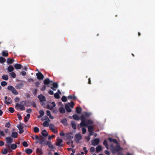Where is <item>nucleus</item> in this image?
I'll return each mask as SVG.
<instances>
[{
    "mask_svg": "<svg viewBox=\"0 0 155 155\" xmlns=\"http://www.w3.org/2000/svg\"><path fill=\"white\" fill-rule=\"evenodd\" d=\"M5 140L6 141V143L11 144L13 141L12 138L10 137H8L5 138Z\"/></svg>",
    "mask_w": 155,
    "mask_h": 155,
    "instance_id": "nucleus-7",
    "label": "nucleus"
},
{
    "mask_svg": "<svg viewBox=\"0 0 155 155\" xmlns=\"http://www.w3.org/2000/svg\"><path fill=\"white\" fill-rule=\"evenodd\" d=\"M66 137L69 139H71L73 138V136H71V133H68L67 134Z\"/></svg>",
    "mask_w": 155,
    "mask_h": 155,
    "instance_id": "nucleus-36",
    "label": "nucleus"
},
{
    "mask_svg": "<svg viewBox=\"0 0 155 155\" xmlns=\"http://www.w3.org/2000/svg\"><path fill=\"white\" fill-rule=\"evenodd\" d=\"M39 114L40 115V117H42L44 115V112L43 110H40L39 111Z\"/></svg>",
    "mask_w": 155,
    "mask_h": 155,
    "instance_id": "nucleus-50",
    "label": "nucleus"
},
{
    "mask_svg": "<svg viewBox=\"0 0 155 155\" xmlns=\"http://www.w3.org/2000/svg\"><path fill=\"white\" fill-rule=\"evenodd\" d=\"M65 108L66 109L67 111L68 112H70L71 111V109L70 108L69 105L68 104H66L65 105Z\"/></svg>",
    "mask_w": 155,
    "mask_h": 155,
    "instance_id": "nucleus-16",
    "label": "nucleus"
},
{
    "mask_svg": "<svg viewBox=\"0 0 155 155\" xmlns=\"http://www.w3.org/2000/svg\"><path fill=\"white\" fill-rule=\"evenodd\" d=\"M14 61V60L12 59L8 58L7 60V63L9 64H11Z\"/></svg>",
    "mask_w": 155,
    "mask_h": 155,
    "instance_id": "nucleus-30",
    "label": "nucleus"
},
{
    "mask_svg": "<svg viewBox=\"0 0 155 155\" xmlns=\"http://www.w3.org/2000/svg\"><path fill=\"white\" fill-rule=\"evenodd\" d=\"M36 153H39L40 155L43 154L42 150L41 148H37L36 150Z\"/></svg>",
    "mask_w": 155,
    "mask_h": 155,
    "instance_id": "nucleus-25",
    "label": "nucleus"
},
{
    "mask_svg": "<svg viewBox=\"0 0 155 155\" xmlns=\"http://www.w3.org/2000/svg\"><path fill=\"white\" fill-rule=\"evenodd\" d=\"M47 108L50 110H52L53 109V106H50L48 104L47 105Z\"/></svg>",
    "mask_w": 155,
    "mask_h": 155,
    "instance_id": "nucleus-53",
    "label": "nucleus"
},
{
    "mask_svg": "<svg viewBox=\"0 0 155 155\" xmlns=\"http://www.w3.org/2000/svg\"><path fill=\"white\" fill-rule=\"evenodd\" d=\"M22 145L25 147H27L28 146L27 143L26 141H24L22 143Z\"/></svg>",
    "mask_w": 155,
    "mask_h": 155,
    "instance_id": "nucleus-51",
    "label": "nucleus"
},
{
    "mask_svg": "<svg viewBox=\"0 0 155 155\" xmlns=\"http://www.w3.org/2000/svg\"><path fill=\"white\" fill-rule=\"evenodd\" d=\"M68 105H69L71 107H73L74 105V102L71 101V103H68Z\"/></svg>",
    "mask_w": 155,
    "mask_h": 155,
    "instance_id": "nucleus-54",
    "label": "nucleus"
},
{
    "mask_svg": "<svg viewBox=\"0 0 155 155\" xmlns=\"http://www.w3.org/2000/svg\"><path fill=\"white\" fill-rule=\"evenodd\" d=\"M20 104L23 106L24 107L25 105L26 104V101H22L20 102Z\"/></svg>",
    "mask_w": 155,
    "mask_h": 155,
    "instance_id": "nucleus-59",
    "label": "nucleus"
},
{
    "mask_svg": "<svg viewBox=\"0 0 155 155\" xmlns=\"http://www.w3.org/2000/svg\"><path fill=\"white\" fill-rule=\"evenodd\" d=\"M17 127L18 129L19 130H22L24 128L22 126L19 124L17 125Z\"/></svg>",
    "mask_w": 155,
    "mask_h": 155,
    "instance_id": "nucleus-49",
    "label": "nucleus"
},
{
    "mask_svg": "<svg viewBox=\"0 0 155 155\" xmlns=\"http://www.w3.org/2000/svg\"><path fill=\"white\" fill-rule=\"evenodd\" d=\"M10 75L11 77L13 78H15L16 76V74L14 72H12L10 74Z\"/></svg>",
    "mask_w": 155,
    "mask_h": 155,
    "instance_id": "nucleus-47",
    "label": "nucleus"
},
{
    "mask_svg": "<svg viewBox=\"0 0 155 155\" xmlns=\"http://www.w3.org/2000/svg\"><path fill=\"white\" fill-rule=\"evenodd\" d=\"M71 124L72 127L73 129L74 130H75L76 129V126L75 123L74 121H72L71 122Z\"/></svg>",
    "mask_w": 155,
    "mask_h": 155,
    "instance_id": "nucleus-19",
    "label": "nucleus"
},
{
    "mask_svg": "<svg viewBox=\"0 0 155 155\" xmlns=\"http://www.w3.org/2000/svg\"><path fill=\"white\" fill-rule=\"evenodd\" d=\"M23 86V84L22 82L18 84H16L15 87L17 89H21Z\"/></svg>",
    "mask_w": 155,
    "mask_h": 155,
    "instance_id": "nucleus-14",
    "label": "nucleus"
},
{
    "mask_svg": "<svg viewBox=\"0 0 155 155\" xmlns=\"http://www.w3.org/2000/svg\"><path fill=\"white\" fill-rule=\"evenodd\" d=\"M8 152L6 148H5L2 150V153L3 154H6Z\"/></svg>",
    "mask_w": 155,
    "mask_h": 155,
    "instance_id": "nucleus-38",
    "label": "nucleus"
},
{
    "mask_svg": "<svg viewBox=\"0 0 155 155\" xmlns=\"http://www.w3.org/2000/svg\"><path fill=\"white\" fill-rule=\"evenodd\" d=\"M88 131L90 132L93 131L94 127L92 125H90L88 126Z\"/></svg>",
    "mask_w": 155,
    "mask_h": 155,
    "instance_id": "nucleus-32",
    "label": "nucleus"
},
{
    "mask_svg": "<svg viewBox=\"0 0 155 155\" xmlns=\"http://www.w3.org/2000/svg\"><path fill=\"white\" fill-rule=\"evenodd\" d=\"M81 110L82 109L81 107H77L76 108V112L78 114H80Z\"/></svg>",
    "mask_w": 155,
    "mask_h": 155,
    "instance_id": "nucleus-37",
    "label": "nucleus"
},
{
    "mask_svg": "<svg viewBox=\"0 0 155 155\" xmlns=\"http://www.w3.org/2000/svg\"><path fill=\"white\" fill-rule=\"evenodd\" d=\"M18 135V133L16 132H15L12 133L11 136L14 138H16L17 137Z\"/></svg>",
    "mask_w": 155,
    "mask_h": 155,
    "instance_id": "nucleus-22",
    "label": "nucleus"
},
{
    "mask_svg": "<svg viewBox=\"0 0 155 155\" xmlns=\"http://www.w3.org/2000/svg\"><path fill=\"white\" fill-rule=\"evenodd\" d=\"M102 150V147L101 146L99 145L96 148V151L98 153Z\"/></svg>",
    "mask_w": 155,
    "mask_h": 155,
    "instance_id": "nucleus-27",
    "label": "nucleus"
},
{
    "mask_svg": "<svg viewBox=\"0 0 155 155\" xmlns=\"http://www.w3.org/2000/svg\"><path fill=\"white\" fill-rule=\"evenodd\" d=\"M10 125H11V124H10V123L9 122H7L6 123L5 126V127L9 128L10 127Z\"/></svg>",
    "mask_w": 155,
    "mask_h": 155,
    "instance_id": "nucleus-52",
    "label": "nucleus"
},
{
    "mask_svg": "<svg viewBox=\"0 0 155 155\" xmlns=\"http://www.w3.org/2000/svg\"><path fill=\"white\" fill-rule=\"evenodd\" d=\"M17 116L19 120H21L22 119V117L21 115L19 114H17Z\"/></svg>",
    "mask_w": 155,
    "mask_h": 155,
    "instance_id": "nucleus-63",
    "label": "nucleus"
},
{
    "mask_svg": "<svg viewBox=\"0 0 155 155\" xmlns=\"http://www.w3.org/2000/svg\"><path fill=\"white\" fill-rule=\"evenodd\" d=\"M104 153L106 154L107 155H110V152L108 151L107 150H105Z\"/></svg>",
    "mask_w": 155,
    "mask_h": 155,
    "instance_id": "nucleus-64",
    "label": "nucleus"
},
{
    "mask_svg": "<svg viewBox=\"0 0 155 155\" xmlns=\"http://www.w3.org/2000/svg\"><path fill=\"white\" fill-rule=\"evenodd\" d=\"M8 97L7 96H5V101L4 102L6 104H7V105H8V104H11L12 103V101H7L6 100L8 99Z\"/></svg>",
    "mask_w": 155,
    "mask_h": 155,
    "instance_id": "nucleus-26",
    "label": "nucleus"
},
{
    "mask_svg": "<svg viewBox=\"0 0 155 155\" xmlns=\"http://www.w3.org/2000/svg\"><path fill=\"white\" fill-rule=\"evenodd\" d=\"M11 148L12 149L15 150L17 147V146L16 144H12L11 145Z\"/></svg>",
    "mask_w": 155,
    "mask_h": 155,
    "instance_id": "nucleus-35",
    "label": "nucleus"
},
{
    "mask_svg": "<svg viewBox=\"0 0 155 155\" xmlns=\"http://www.w3.org/2000/svg\"><path fill=\"white\" fill-rule=\"evenodd\" d=\"M49 128L51 130H54V125L53 124H50L49 127Z\"/></svg>",
    "mask_w": 155,
    "mask_h": 155,
    "instance_id": "nucleus-44",
    "label": "nucleus"
},
{
    "mask_svg": "<svg viewBox=\"0 0 155 155\" xmlns=\"http://www.w3.org/2000/svg\"><path fill=\"white\" fill-rule=\"evenodd\" d=\"M111 151L112 153L114 154H115L116 153L123 150L122 148L119 145H117L115 147H113L111 148Z\"/></svg>",
    "mask_w": 155,
    "mask_h": 155,
    "instance_id": "nucleus-1",
    "label": "nucleus"
},
{
    "mask_svg": "<svg viewBox=\"0 0 155 155\" xmlns=\"http://www.w3.org/2000/svg\"><path fill=\"white\" fill-rule=\"evenodd\" d=\"M38 98L39 99L40 102L42 103V104H41V105L43 106L44 103H43V102L46 101L45 97L42 94H40L38 95Z\"/></svg>",
    "mask_w": 155,
    "mask_h": 155,
    "instance_id": "nucleus-5",
    "label": "nucleus"
},
{
    "mask_svg": "<svg viewBox=\"0 0 155 155\" xmlns=\"http://www.w3.org/2000/svg\"><path fill=\"white\" fill-rule=\"evenodd\" d=\"M30 115L29 114H27L26 116H25L24 118V121L25 122H27L28 121V120L30 117Z\"/></svg>",
    "mask_w": 155,
    "mask_h": 155,
    "instance_id": "nucleus-24",
    "label": "nucleus"
},
{
    "mask_svg": "<svg viewBox=\"0 0 155 155\" xmlns=\"http://www.w3.org/2000/svg\"><path fill=\"white\" fill-rule=\"evenodd\" d=\"M39 140V143L40 144H43L44 143H43V142H45L43 138H42L41 140L40 139V140Z\"/></svg>",
    "mask_w": 155,
    "mask_h": 155,
    "instance_id": "nucleus-56",
    "label": "nucleus"
},
{
    "mask_svg": "<svg viewBox=\"0 0 155 155\" xmlns=\"http://www.w3.org/2000/svg\"><path fill=\"white\" fill-rule=\"evenodd\" d=\"M81 122L80 124V127H87L86 124L85 117L83 115H82L81 117Z\"/></svg>",
    "mask_w": 155,
    "mask_h": 155,
    "instance_id": "nucleus-2",
    "label": "nucleus"
},
{
    "mask_svg": "<svg viewBox=\"0 0 155 155\" xmlns=\"http://www.w3.org/2000/svg\"><path fill=\"white\" fill-rule=\"evenodd\" d=\"M108 140L109 142H113L114 143L116 144H118V142L116 139H113L111 137H109L108 138Z\"/></svg>",
    "mask_w": 155,
    "mask_h": 155,
    "instance_id": "nucleus-10",
    "label": "nucleus"
},
{
    "mask_svg": "<svg viewBox=\"0 0 155 155\" xmlns=\"http://www.w3.org/2000/svg\"><path fill=\"white\" fill-rule=\"evenodd\" d=\"M68 98L69 99H72L75 100L76 99V97L75 96H72L71 95H70L68 96Z\"/></svg>",
    "mask_w": 155,
    "mask_h": 155,
    "instance_id": "nucleus-41",
    "label": "nucleus"
},
{
    "mask_svg": "<svg viewBox=\"0 0 155 155\" xmlns=\"http://www.w3.org/2000/svg\"><path fill=\"white\" fill-rule=\"evenodd\" d=\"M61 100L63 102H66L67 101V97L64 96H63L61 97Z\"/></svg>",
    "mask_w": 155,
    "mask_h": 155,
    "instance_id": "nucleus-42",
    "label": "nucleus"
},
{
    "mask_svg": "<svg viewBox=\"0 0 155 155\" xmlns=\"http://www.w3.org/2000/svg\"><path fill=\"white\" fill-rule=\"evenodd\" d=\"M61 122L64 125H66L67 124V120L66 119H62Z\"/></svg>",
    "mask_w": 155,
    "mask_h": 155,
    "instance_id": "nucleus-29",
    "label": "nucleus"
},
{
    "mask_svg": "<svg viewBox=\"0 0 155 155\" xmlns=\"http://www.w3.org/2000/svg\"><path fill=\"white\" fill-rule=\"evenodd\" d=\"M47 145L48 147L51 149H56L54 147V146L52 145L51 142L49 141L47 143Z\"/></svg>",
    "mask_w": 155,
    "mask_h": 155,
    "instance_id": "nucleus-15",
    "label": "nucleus"
},
{
    "mask_svg": "<svg viewBox=\"0 0 155 155\" xmlns=\"http://www.w3.org/2000/svg\"><path fill=\"white\" fill-rule=\"evenodd\" d=\"M13 69L14 68L13 66L11 65H9L8 68V71L10 72L12 71Z\"/></svg>",
    "mask_w": 155,
    "mask_h": 155,
    "instance_id": "nucleus-31",
    "label": "nucleus"
},
{
    "mask_svg": "<svg viewBox=\"0 0 155 155\" xmlns=\"http://www.w3.org/2000/svg\"><path fill=\"white\" fill-rule=\"evenodd\" d=\"M15 101V102H18L20 101V98L18 97H16Z\"/></svg>",
    "mask_w": 155,
    "mask_h": 155,
    "instance_id": "nucleus-62",
    "label": "nucleus"
},
{
    "mask_svg": "<svg viewBox=\"0 0 155 155\" xmlns=\"http://www.w3.org/2000/svg\"><path fill=\"white\" fill-rule=\"evenodd\" d=\"M37 89L36 88H35L33 92V94L34 95H35L37 93Z\"/></svg>",
    "mask_w": 155,
    "mask_h": 155,
    "instance_id": "nucleus-58",
    "label": "nucleus"
},
{
    "mask_svg": "<svg viewBox=\"0 0 155 155\" xmlns=\"http://www.w3.org/2000/svg\"><path fill=\"white\" fill-rule=\"evenodd\" d=\"M14 67L16 69H19L21 68V65L19 64H16L14 65Z\"/></svg>",
    "mask_w": 155,
    "mask_h": 155,
    "instance_id": "nucleus-21",
    "label": "nucleus"
},
{
    "mask_svg": "<svg viewBox=\"0 0 155 155\" xmlns=\"http://www.w3.org/2000/svg\"><path fill=\"white\" fill-rule=\"evenodd\" d=\"M33 151L32 149L28 148L25 150V152L28 154H30L32 153Z\"/></svg>",
    "mask_w": 155,
    "mask_h": 155,
    "instance_id": "nucleus-17",
    "label": "nucleus"
},
{
    "mask_svg": "<svg viewBox=\"0 0 155 155\" xmlns=\"http://www.w3.org/2000/svg\"><path fill=\"white\" fill-rule=\"evenodd\" d=\"M103 144L104 146L107 149H108V145L107 143V141L106 140H104Z\"/></svg>",
    "mask_w": 155,
    "mask_h": 155,
    "instance_id": "nucleus-39",
    "label": "nucleus"
},
{
    "mask_svg": "<svg viewBox=\"0 0 155 155\" xmlns=\"http://www.w3.org/2000/svg\"><path fill=\"white\" fill-rule=\"evenodd\" d=\"M42 135L44 137H47L48 136V134L46 132L45 130H43L41 132Z\"/></svg>",
    "mask_w": 155,
    "mask_h": 155,
    "instance_id": "nucleus-20",
    "label": "nucleus"
},
{
    "mask_svg": "<svg viewBox=\"0 0 155 155\" xmlns=\"http://www.w3.org/2000/svg\"><path fill=\"white\" fill-rule=\"evenodd\" d=\"M90 150L91 152H93L95 151V148L93 147H91L90 148Z\"/></svg>",
    "mask_w": 155,
    "mask_h": 155,
    "instance_id": "nucleus-61",
    "label": "nucleus"
},
{
    "mask_svg": "<svg viewBox=\"0 0 155 155\" xmlns=\"http://www.w3.org/2000/svg\"><path fill=\"white\" fill-rule=\"evenodd\" d=\"M83 150H84V151L85 153H84L86 154H87V152H88V151L87 150V148L86 147H83Z\"/></svg>",
    "mask_w": 155,
    "mask_h": 155,
    "instance_id": "nucleus-60",
    "label": "nucleus"
},
{
    "mask_svg": "<svg viewBox=\"0 0 155 155\" xmlns=\"http://www.w3.org/2000/svg\"><path fill=\"white\" fill-rule=\"evenodd\" d=\"M53 87L55 88H57L58 87V84L57 83H54L53 84Z\"/></svg>",
    "mask_w": 155,
    "mask_h": 155,
    "instance_id": "nucleus-55",
    "label": "nucleus"
},
{
    "mask_svg": "<svg viewBox=\"0 0 155 155\" xmlns=\"http://www.w3.org/2000/svg\"><path fill=\"white\" fill-rule=\"evenodd\" d=\"M59 111L61 114H64L65 112V108L63 107H60L59 108Z\"/></svg>",
    "mask_w": 155,
    "mask_h": 155,
    "instance_id": "nucleus-12",
    "label": "nucleus"
},
{
    "mask_svg": "<svg viewBox=\"0 0 155 155\" xmlns=\"http://www.w3.org/2000/svg\"><path fill=\"white\" fill-rule=\"evenodd\" d=\"M3 79L5 80H7L8 79V76L7 75H4L2 76Z\"/></svg>",
    "mask_w": 155,
    "mask_h": 155,
    "instance_id": "nucleus-40",
    "label": "nucleus"
},
{
    "mask_svg": "<svg viewBox=\"0 0 155 155\" xmlns=\"http://www.w3.org/2000/svg\"><path fill=\"white\" fill-rule=\"evenodd\" d=\"M82 134H84L86 132V129L85 128L82 127Z\"/></svg>",
    "mask_w": 155,
    "mask_h": 155,
    "instance_id": "nucleus-57",
    "label": "nucleus"
},
{
    "mask_svg": "<svg viewBox=\"0 0 155 155\" xmlns=\"http://www.w3.org/2000/svg\"><path fill=\"white\" fill-rule=\"evenodd\" d=\"M39 129L37 127H35L34 128V131L35 133H37L39 132Z\"/></svg>",
    "mask_w": 155,
    "mask_h": 155,
    "instance_id": "nucleus-43",
    "label": "nucleus"
},
{
    "mask_svg": "<svg viewBox=\"0 0 155 155\" xmlns=\"http://www.w3.org/2000/svg\"><path fill=\"white\" fill-rule=\"evenodd\" d=\"M1 85L3 87H4L7 84V83L5 81H3L1 82Z\"/></svg>",
    "mask_w": 155,
    "mask_h": 155,
    "instance_id": "nucleus-46",
    "label": "nucleus"
},
{
    "mask_svg": "<svg viewBox=\"0 0 155 155\" xmlns=\"http://www.w3.org/2000/svg\"><path fill=\"white\" fill-rule=\"evenodd\" d=\"M49 123L47 121H44L43 124V126L44 127H48L49 126Z\"/></svg>",
    "mask_w": 155,
    "mask_h": 155,
    "instance_id": "nucleus-34",
    "label": "nucleus"
},
{
    "mask_svg": "<svg viewBox=\"0 0 155 155\" xmlns=\"http://www.w3.org/2000/svg\"><path fill=\"white\" fill-rule=\"evenodd\" d=\"M2 55L4 57H7L8 56V52L7 51H3L2 52Z\"/></svg>",
    "mask_w": 155,
    "mask_h": 155,
    "instance_id": "nucleus-23",
    "label": "nucleus"
},
{
    "mask_svg": "<svg viewBox=\"0 0 155 155\" xmlns=\"http://www.w3.org/2000/svg\"><path fill=\"white\" fill-rule=\"evenodd\" d=\"M7 89L11 91L15 95H17L18 94V92L16 90L15 88L12 86L9 85L7 88Z\"/></svg>",
    "mask_w": 155,
    "mask_h": 155,
    "instance_id": "nucleus-3",
    "label": "nucleus"
},
{
    "mask_svg": "<svg viewBox=\"0 0 155 155\" xmlns=\"http://www.w3.org/2000/svg\"><path fill=\"white\" fill-rule=\"evenodd\" d=\"M16 107L19 108L20 110H25V108L23 106L20 104H19L17 103L15 106Z\"/></svg>",
    "mask_w": 155,
    "mask_h": 155,
    "instance_id": "nucleus-8",
    "label": "nucleus"
},
{
    "mask_svg": "<svg viewBox=\"0 0 155 155\" xmlns=\"http://www.w3.org/2000/svg\"><path fill=\"white\" fill-rule=\"evenodd\" d=\"M85 121L86 125L87 126V127L88 126V125L92 124L93 123V121L91 120H86Z\"/></svg>",
    "mask_w": 155,
    "mask_h": 155,
    "instance_id": "nucleus-18",
    "label": "nucleus"
},
{
    "mask_svg": "<svg viewBox=\"0 0 155 155\" xmlns=\"http://www.w3.org/2000/svg\"><path fill=\"white\" fill-rule=\"evenodd\" d=\"M6 61L5 58L3 57H0V63H3L5 62Z\"/></svg>",
    "mask_w": 155,
    "mask_h": 155,
    "instance_id": "nucleus-33",
    "label": "nucleus"
},
{
    "mask_svg": "<svg viewBox=\"0 0 155 155\" xmlns=\"http://www.w3.org/2000/svg\"><path fill=\"white\" fill-rule=\"evenodd\" d=\"M63 140L61 139H57V142L56 143V145L59 147H61L63 146L62 144H61V143L62 142Z\"/></svg>",
    "mask_w": 155,
    "mask_h": 155,
    "instance_id": "nucleus-9",
    "label": "nucleus"
},
{
    "mask_svg": "<svg viewBox=\"0 0 155 155\" xmlns=\"http://www.w3.org/2000/svg\"><path fill=\"white\" fill-rule=\"evenodd\" d=\"M51 82H52V81H50L48 78H46L43 81L44 84L46 85L49 84Z\"/></svg>",
    "mask_w": 155,
    "mask_h": 155,
    "instance_id": "nucleus-13",
    "label": "nucleus"
},
{
    "mask_svg": "<svg viewBox=\"0 0 155 155\" xmlns=\"http://www.w3.org/2000/svg\"><path fill=\"white\" fill-rule=\"evenodd\" d=\"M74 138L78 140V142H79V140L81 139L82 137L80 134H75Z\"/></svg>",
    "mask_w": 155,
    "mask_h": 155,
    "instance_id": "nucleus-11",
    "label": "nucleus"
},
{
    "mask_svg": "<svg viewBox=\"0 0 155 155\" xmlns=\"http://www.w3.org/2000/svg\"><path fill=\"white\" fill-rule=\"evenodd\" d=\"M73 118L75 120H78L80 119V118L79 116L77 114H74L73 116Z\"/></svg>",
    "mask_w": 155,
    "mask_h": 155,
    "instance_id": "nucleus-28",
    "label": "nucleus"
},
{
    "mask_svg": "<svg viewBox=\"0 0 155 155\" xmlns=\"http://www.w3.org/2000/svg\"><path fill=\"white\" fill-rule=\"evenodd\" d=\"M36 76H37V79L39 80H42L44 78L43 75L40 72H39L38 73H36Z\"/></svg>",
    "mask_w": 155,
    "mask_h": 155,
    "instance_id": "nucleus-6",
    "label": "nucleus"
},
{
    "mask_svg": "<svg viewBox=\"0 0 155 155\" xmlns=\"http://www.w3.org/2000/svg\"><path fill=\"white\" fill-rule=\"evenodd\" d=\"M54 96L55 98L57 99H58L60 98L59 95L57 93L54 94Z\"/></svg>",
    "mask_w": 155,
    "mask_h": 155,
    "instance_id": "nucleus-48",
    "label": "nucleus"
},
{
    "mask_svg": "<svg viewBox=\"0 0 155 155\" xmlns=\"http://www.w3.org/2000/svg\"><path fill=\"white\" fill-rule=\"evenodd\" d=\"M9 111L11 113H13L14 111V108L12 107H9L8 108Z\"/></svg>",
    "mask_w": 155,
    "mask_h": 155,
    "instance_id": "nucleus-45",
    "label": "nucleus"
},
{
    "mask_svg": "<svg viewBox=\"0 0 155 155\" xmlns=\"http://www.w3.org/2000/svg\"><path fill=\"white\" fill-rule=\"evenodd\" d=\"M100 142V139L99 138H95L92 140V144L94 146L97 145Z\"/></svg>",
    "mask_w": 155,
    "mask_h": 155,
    "instance_id": "nucleus-4",
    "label": "nucleus"
}]
</instances>
